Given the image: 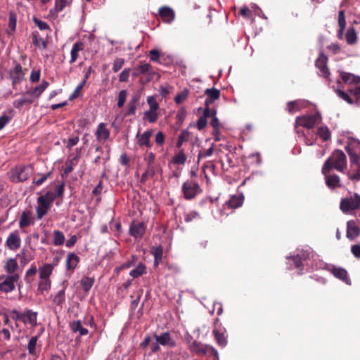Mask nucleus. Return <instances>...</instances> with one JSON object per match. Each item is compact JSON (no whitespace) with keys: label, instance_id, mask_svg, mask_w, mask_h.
I'll use <instances>...</instances> for the list:
<instances>
[{"label":"nucleus","instance_id":"obj_1","mask_svg":"<svg viewBox=\"0 0 360 360\" xmlns=\"http://www.w3.org/2000/svg\"><path fill=\"white\" fill-rule=\"evenodd\" d=\"M346 167L347 158L345 154L341 150H335L325 161L322 167L321 172L323 175H326L333 169L342 172Z\"/></svg>","mask_w":360,"mask_h":360},{"label":"nucleus","instance_id":"obj_2","mask_svg":"<svg viewBox=\"0 0 360 360\" xmlns=\"http://www.w3.org/2000/svg\"><path fill=\"white\" fill-rule=\"evenodd\" d=\"M33 169L31 165H16L8 172V179L14 184L24 182L32 174Z\"/></svg>","mask_w":360,"mask_h":360},{"label":"nucleus","instance_id":"obj_3","mask_svg":"<svg viewBox=\"0 0 360 360\" xmlns=\"http://www.w3.org/2000/svg\"><path fill=\"white\" fill-rule=\"evenodd\" d=\"M189 348L191 352L198 355H205L207 353H209V355L212 356L214 360H219L218 352L211 345H204L200 342L193 340L190 343Z\"/></svg>","mask_w":360,"mask_h":360},{"label":"nucleus","instance_id":"obj_4","mask_svg":"<svg viewBox=\"0 0 360 360\" xmlns=\"http://www.w3.org/2000/svg\"><path fill=\"white\" fill-rule=\"evenodd\" d=\"M181 191L184 198L187 200H191L201 193L202 189L198 182L193 180H188L182 184Z\"/></svg>","mask_w":360,"mask_h":360},{"label":"nucleus","instance_id":"obj_5","mask_svg":"<svg viewBox=\"0 0 360 360\" xmlns=\"http://www.w3.org/2000/svg\"><path fill=\"white\" fill-rule=\"evenodd\" d=\"M321 120V117L319 112L297 117L295 120V127H297V126H301L307 129H311L316 124L320 122Z\"/></svg>","mask_w":360,"mask_h":360},{"label":"nucleus","instance_id":"obj_6","mask_svg":"<svg viewBox=\"0 0 360 360\" xmlns=\"http://www.w3.org/2000/svg\"><path fill=\"white\" fill-rule=\"evenodd\" d=\"M20 279L19 274H13L11 276H0V291L8 293L15 289V283Z\"/></svg>","mask_w":360,"mask_h":360},{"label":"nucleus","instance_id":"obj_7","mask_svg":"<svg viewBox=\"0 0 360 360\" xmlns=\"http://www.w3.org/2000/svg\"><path fill=\"white\" fill-rule=\"evenodd\" d=\"M340 208L344 213H347L351 210L359 209L360 195L357 193H355L353 197L342 199L340 204Z\"/></svg>","mask_w":360,"mask_h":360},{"label":"nucleus","instance_id":"obj_8","mask_svg":"<svg viewBox=\"0 0 360 360\" xmlns=\"http://www.w3.org/2000/svg\"><path fill=\"white\" fill-rule=\"evenodd\" d=\"M13 64L14 67L9 71V77L12 82L13 89H15V86L24 79L26 69L23 70L22 65L15 60L13 61Z\"/></svg>","mask_w":360,"mask_h":360},{"label":"nucleus","instance_id":"obj_9","mask_svg":"<svg viewBox=\"0 0 360 360\" xmlns=\"http://www.w3.org/2000/svg\"><path fill=\"white\" fill-rule=\"evenodd\" d=\"M219 319H216L214 321L212 334L217 345L221 347H224L227 345L226 336V330L221 326V323H219Z\"/></svg>","mask_w":360,"mask_h":360},{"label":"nucleus","instance_id":"obj_10","mask_svg":"<svg viewBox=\"0 0 360 360\" xmlns=\"http://www.w3.org/2000/svg\"><path fill=\"white\" fill-rule=\"evenodd\" d=\"M327 63L328 57L323 53H320L315 61V65L319 70V75L325 78H328L330 75Z\"/></svg>","mask_w":360,"mask_h":360},{"label":"nucleus","instance_id":"obj_11","mask_svg":"<svg viewBox=\"0 0 360 360\" xmlns=\"http://www.w3.org/2000/svg\"><path fill=\"white\" fill-rule=\"evenodd\" d=\"M35 101L29 90L23 92L21 96L13 102L14 108L20 110L25 105H30Z\"/></svg>","mask_w":360,"mask_h":360},{"label":"nucleus","instance_id":"obj_12","mask_svg":"<svg viewBox=\"0 0 360 360\" xmlns=\"http://www.w3.org/2000/svg\"><path fill=\"white\" fill-rule=\"evenodd\" d=\"M20 245L21 238L19 232L18 230L13 231L8 235L6 240V245L11 250L15 251L20 247Z\"/></svg>","mask_w":360,"mask_h":360},{"label":"nucleus","instance_id":"obj_13","mask_svg":"<svg viewBox=\"0 0 360 360\" xmlns=\"http://www.w3.org/2000/svg\"><path fill=\"white\" fill-rule=\"evenodd\" d=\"M153 135V130L148 129L144 131L143 134H137V144L139 147L143 148L146 147L147 148H150L153 146L152 142L150 141V138Z\"/></svg>","mask_w":360,"mask_h":360},{"label":"nucleus","instance_id":"obj_14","mask_svg":"<svg viewBox=\"0 0 360 360\" xmlns=\"http://www.w3.org/2000/svg\"><path fill=\"white\" fill-rule=\"evenodd\" d=\"M158 14L162 21L167 23L172 22L175 18V13L174 10L167 6L160 7L158 10Z\"/></svg>","mask_w":360,"mask_h":360},{"label":"nucleus","instance_id":"obj_15","mask_svg":"<svg viewBox=\"0 0 360 360\" xmlns=\"http://www.w3.org/2000/svg\"><path fill=\"white\" fill-rule=\"evenodd\" d=\"M146 226L143 222L133 221L130 225L129 232L136 238H141L145 233Z\"/></svg>","mask_w":360,"mask_h":360},{"label":"nucleus","instance_id":"obj_16","mask_svg":"<svg viewBox=\"0 0 360 360\" xmlns=\"http://www.w3.org/2000/svg\"><path fill=\"white\" fill-rule=\"evenodd\" d=\"M360 234V228L355 221L349 220L347 223V237L351 240H354Z\"/></svg>","mask_w":360,"mask_h":360},{"label":"nucleus","instance_id":"obj_17","mask_svg":"<svg viewBox=\"0 0 360 360\" xmlns=\"http://www.w3.org/2000/svg\"><path fill=\"white\" fill-rule=\"evenodd\" d=\"M37 321V313L31 309H26L22 313V322L24 324H30L35 326Z\"/></svg>","mask_w":360,"mask_h":360},{"label":"nucleus","instance_id":"obj_18","mask_svg":"<svg viewBox=\"0 0 360 360\" xmlns=\"http://www.w3.org/2000/svg\"><path fill=\"white\" fill-rule=\"evenodd\" d=\"M330 271L335 277L344 281L347 284H351L347 271L344 268L333 266Z\"/></svg>","mask_w":360,"mask_h":360},{"label":"nucleus","instance_id":"obj_19","mask_svg":"<svg viewBox=\"0 0 360 360\" xmlns=\"http://www.w3.org/2000/svg\"><path fill=\"white\" fill-rule=\"evenodd\" d=\"M79 257L75 252H69L67 255L65 262L66 270L70 271V272H73L79 264Z\"/></svg>","mask_w":360,"mask_h":360},{"label":"nucleus","instance_id":"obj_20","mask_svg":"<svg viewBox=\"0 0 360 360\" xmlns=\"http://www.w3.org/2000/svg\"><path fill=\"white\" fill-rule=\"evenodd\" d=\"M155 338L158 343L163 346H169V347H174L175 346V342L171 338L170 334L168 332L163 333L158 335H155Z\"/></svg>","mask_w":360,"mask_h":360},{"label":"nucleus","instance_id":"obj_21","mask_svg":"<svg viewBox=\"0 0 360 360\" xmlns=\"http://www.w3.org/2000/svg\"><path fill=\"white\" fill-rule=\"evenodd\" d=\"M205 94L207 96L205 101V105H210L220 98V91L215 88L207 89L205 91Z\"/></svg>","mask_w":360,"mask_h":360},{"label":"nucleus","instance_id":"obj_22","mask_svg":"<svg viewBox=\"0 0 360 360\" xmlns=\"http://www.w3.org/2000/svg\"><path fill=\"white\" fill-rule=\"evenodd\" d=\"M37 203L38 206L36 208L37 216L39 219H41L47 214L51 205L43 198H38Z\"/></svg>","mask_w":360,"mask_h":360},{"label":"nucleus","instance_id":"obj_23","mask_svg":"<svg viewBox=\"0 0 360 360\" xmlns=\"http://www.w3.org/2000/svg\"><path fill=\"white\" fill-rule=\"evenodd\" d=\"M137 68L141 74H146V81L147 82L152 80L154 75H157L156 72L153 70L152 66L149 63H141Z\"/></svg>","mask_w":360,"mask_h":360},{"label":"nucleus","instance_id":"obj_24","mask_svg":"<svg viewBox=\"0 0 360 360\" xmlns=\"http://www.w3.org/2000/svg\"><path fill=\"white\" fill-rule=\"evenodd\" d=\"M84 48V43L81 41H77L73 44L70 51V60L69 61L70 64L74 63L77 60L79 52L83 51Z\"/></svg>","mask_w":360,"mask_h":360},{"label":"nucleus","instance_id":"obj_25","mask_svg":"<svg viewBox=\"0 0 360 360\" xmlns=\"http://www.w3.org/2000/svg\"><path fill=\"white\" fill-rule=\"evenodd\" d=\"M33 224L32 212L30 211H23L19 220V227L20 229L26 228Z\"/></svg>","mask_w":360,"mask_h":360},{"label":"nucleus","instance_id":"obj_26","mask_svg":"<svg viewBox=\"0 0 360 360\" xmlns=\"http://www.w3.org/2000/svg\"><path fill=\"white\" fill-rule=\"evenodd\" d=\"M324 176L326 179V184L329 188L334 189L341 186L340 177L337 174L329 175L327 174Z\"/></svg>","mask_w":360,"mask_h":360},{"label":"nucleus","instance_id":"obj_27","mask_svg":"<svg viewBox=\"0 0 360 360\" xmlns=\"http://www.w3.org/2000/svg\"><path fill=\"white\" fill-rule=\"evenodd\" d=\"M49 83L47 81L43 80L39 85L36 86L34 88L30 89L29 91L36 101V99H37L41 96V94L45 91V89L49 86Z\"/></svg>","mask_w":360,"mask_h":360},{"label":"nucleus","instance_id":"obj_28","mask_svg":"<svg viewBox=\"0 0 360 360\" xmlns=\"http://www.w3.org/2000/svg\"><path fill=\"white\" fill-rule=\"evenodd\" d=\"M96 139L98 141H105L110 136V131L106 128L105 124L100 123L96 132Z\"/></svg>","mask_w":360,"mask_h":360},{"label":"nucleus","instance_id":"obj_29","mask_svg":"<svg viewBox=\"0 0 360 360\" xmlns=\"http://www.w3.org/2000/svg\"><path fill=\"white\" fill-rule=\"evenodd\" d=\"M53 172L49 171L46 174L37 173L32 179V184L41 186L47 179L52 178Z\"/></svg>","mask_w":360,"mask_h":360},{"label":"nucleus","instance_id":"obj_30","mask_svg":"<svg viewBox=\"0 0 360 360\" xmlns=\"http://www.w3.org/2000/svg\"><path fill=\"white\" fill-rule=\"evenodd\" d=\"M340 77L345 84H357L360 83V77L352 73L341 72Z\"/></svg>","mask_w":360,"mask_h":360},{"label":"nucleus","instance_id":"obj_31","mask_svg":"<svg viewBox=\"0 0 360 360\" xmlns=\"http://www.w3.org/2000/svg\"><path fill=\"white\" fill-rule=\"evenodd\" d=\"M243 202V196L242 195H234L231 197L229 201L226 202V205L229 208L236 209L240 207Z\"/></svg>","mask_w":360,"mask_h":360},{"label":"nucleus","instance_id":"obj_32","mask_svg":"<svg viewBox=\"0 0 360 360\" xmlns=\"http://www.w3.org/2000/svg\"><path fill=\"white\" fill-rule=\"evenodd\" d=\"M53 270V266L51 264H44L39 268V278H50Z\"/></svg>","mask_w":360,"mask_h":360},{"label":"nucleus","instance_id":"obj_33","mask_svg":"<svg viewBox=\"0 0 360 360\" xmlns=\"http://www.w3.org/2000/svg\"><path fill=\"white\" fill-rule=\"evenodd\" d=\"M32 44L39 49H45L47 48V42L40 37L37 31L32 33Z\"/></svg>","mask_w":360,"mask_h":360},{"label":"nucleus","instance_id":"obj_34","mask_svg":"<svg viewBox=\"0 0 360 360\" xmlns=\"http://www.w3.org/2000/svg\"><path fill=\"white\" fill-rule=\"evenodd\" d=\"M18 267V265L15 259L10 258L7 259L6 264L4 266V269L8 274H9L8 276H11L13 274H18L17 273H15V271L17 270Z\"/></svg>","mask_w":360,"mask_h":360},{"label":"nucleus","instance_id":"obj_35","mask_svg":"<svg viewBox=\"0 0 360 360\" xmlns=\"http://www.w3.org/2000/svg\"><path fill=\"white\" fill-rule=\"evenodd\" d=\"M51 281L50 278H39L38 282V291L40 294L47 292L51 289Z\"/></svg>","mask_w":360,"mask_h":360},{"label":"nucleus","instance_id":"obj_36","mask_svg":"<svg viewBox=\"0 0 360 360\" xmlns=\"http://www.w3.org/2000/svg\"><path fill=\"white\" fill-rule=\"evenodd\" d=\"M152 254L154 257V265L158 266L162 261L163 255V248L162 246L153 247L152 249Z\"/></svg>","mask_w":360,"mask_h":360},{"label":"nucleus","instance_id":"obj_37","mask_svg":"<svg viewBox=\"0 0 360 360\" xmlns=\"http://www.w3.org/2000/svg\"><path fill=\"white\" fill-rule=\"evenodd\" d=\"M17 25V15L14 11L9 12V19H8V27L10 31H8V34L11 35L15 31Z\"/></svg>","mask_w":360,"mask_h":360},{"label":"nucleus","instance_id":"obj_38","mask_svg":"<svg viewBox=\"0 0 360 360\" xmlns=\"http://www.w3.org/2000/svg\"><path fill=\"white\" fill-rule=\"evenodd\" d=\"M70 327L73 332H79L80 335H86L89 333V330L86 328L82 327L80 321H73L70 324Z\"/></svg>","mask_w":360,"mask_h":360},{"label":"nucleus","instance_id":"obj_39","mask_svg":"<svg viewBox=\"0 0 360 360\" xmlns=\"http://www.w3.org/2000/svg\"><path fill=\"white\" fill-rule=\"evenodd\" d=\"M80 283L84 292H88L94 283V278L84 276L81 279Z\"/></svg>","mask_w":360,"mask_h":360},{"label":"nucleus","instance_id":"obj_40","mask_svg":"<svg viewBox=\"0 0 360 360\" xmlns=\"http://www.w3.org/2000/svg\"><path fill=\"white\" fill-rule=\"evenodd\" d=\"M53 244L56 246H60L63 245L65 242V236L62 231L59 230H55L53 231Z\"/></svg>","mask_w":360,"mask_h":360},{"label":"nucleus","instance_id":"obj_41","mask_svg":"<svg viewBox=\"0 0 360 360\" xmlns=\"http://www.w3.org/2000/svg\"><path fill=\"white\" fill-rule=\"evenodd\" d=\"M316 134L323 141H326L330 139V131L326 126H321L319 127Z\"/></svg>","mask_w":360,"mask_h":360},{"label":"nucleus","instance_id":"obj_42","mask_svg":"<svg viewBox=\"0 0 360 360\" xmlns=\"http://www.w3.org/2000/svg\"><path fill=\"white\" fill-rule=\"evenodd\" d=\"M345 37H346V41H347V43L348 44H354L356 43V30L355 29L352 27H349L346 33V35H345Z\"/></svg>","mask_w":360,"mask_h":360},{"label":"nucleus","instance_id":"obj_43","mask_svg":"<svg viewBox=\"0 0 360 360\" xmlns=\"http://www.w3.org/2000/svg\"><path fill=\"white\" fill-rule=\"evenodd\" d=\"M338 25L340 27L338 35L340 36L343 34L346 27L345 15L343 10H340L338 13Z\"/></svg>","mask_w":360,"mask_h":360},{"label":"nucleus","instance_id":"obj_44","mask_svg":"<svg viewBox=\"0 0 360 360\" xmlns=\"http://www.w3.org/2000/svg\"><path fill=\"white\" fill-rule=\"evenodd\" d=\"M68 4L67 0H55V6L53 9L50 11L52 13L58 14L62 11Z\"/></svg>","mask_w":360,"mask_h":360},{"label":"nucleus","instance_id":"obj_45","mask_svg":"<svg viewBox=\"0 0 360 360\" xmlns=\"http://www.w3.org/2000/svg\"><path fill=\"white\" fill-rule=\"evenodd\" d=\"M186 161V156L183 150L179 151L172 158V162L176 165H184Z\"/></svg>","mask_w":360,"mask_h":360},{"label":"nucleus","instance_id":"obj_46","mask_svg":"<svg viewBox=\"0 0 360 360\" xmlns=\"http://www.w3.org/2000/svg\"><path fill=\"white\" fill-rule=\"evenodd\" d=\"M145 273L146 266L142 263H139V264L135 269L130 271L129 275L134 278H137Z\"/></svg>","mask_w":360,"mask_h":360},{"label":"nucleus","instance_id":"obj_47","mask_svg":"<svg viewBox=\"0 0 360 360\" xmlns=\"http://www.w3.org/2000/svg\"><path fill=\"white\" fill-rule=\"evenodd\" d=\"M345 150L349 157L351 166H352L353 165H359V156L356 153V152L354 150V149L349 148V146H347L345 148Z\"/></svg>","mask_w":360,"mask_h":360},{"label":"nucleus","instance_id":"obj_48","mask_svg":"<svg viewBox=\"0 0 360 360\" xmlns=\"http://www.w3.org/2000/svg\"><path fill=\"white\" fill-rule=\"evenodd\" d=\"M158 115L156 110H149L143 113V119L147 120L150 123H154L157 121Z\"/></svg>","mask_w":360,"mask_h":360},{"label":"nucleus","instance_id":"obj_49","mask_svg":"<svg viewBox=\"0 0 360 360\" xmlns=\"http://www.w3.org/2000/svg\"><path fill=\"white\" fill-rule=\"evenodd\" d=\"M65 300V289L60 290L54 297L53 302L58 306H61Z\"/></svg>","mask_w":360,"mask_h":360},{"label":"nucleus","instance_id":"obj_50","mask_svg":"<svg viewBox=\"0 0 360 360\" xmlns=\"http://www.w3.org/2000/svg\"><path fill=\"white\" fill-rule=\"evenodd\" d=\"M213 153H214L213 145L207 150H200L198 155V162H199L200 160L203 158H205L207 157L212 155Z\"/></svg>","mask_w":360,"mask_h":360},{"label":"nucleus","instance_id":"obj_51","mask_svg":"<svg viewBox=\"0 0 360 360\" xmlns=\"http://www.w3.org/2000/svg\"><path fill=\"white\" fill-rule=\"evenodd\" d=\"M188 96V90L187 89H184L174 97V101L176 104H181L187 98Z\"/></svg>","mask_w":360,"mask_h":360},{"label":"nucleus","instance_id":"obj_52","mask_svg":"<svg viewBox=\"0 0 360 360\" xmlns=\"http://www.w3.org/2000/svg\"><path fill=\"white\" fill-rule=\"evenodd\" d=\"M32 20L34 22L35 25L37 26L40 30H50L49 25L45 21H43L35 16L32 18Z\"/></svg>","mask_w":360,"mask_h":360},{"label":"nucleus","instance_id":"obj_53","mask_svg":"<svg viewBox=\"0 0 360 360\" xmlns=\"http://www.w3.org/2000/svg\"><path fill=\"white\" fill-rule=\"evenodd\" d=\"M189 138V132L187 130L181 131V134L178 137L176 142V147L180 148L184 141H186Z\"/></svg>","mask_w":360,"mask_h":360},{"label":"nucleus","instance_id":"obj_54","mask_svg":"<svg viewBox=\"0 0 360 360\" xmlns=\"http://www.w3.org/2000/svg\"><path fill=\"white\" fill-rule=\"evenodd\" d=\"M300 110V101H293L287 103V110L289 113H294Z\"/></svg>","mask_w":360,"mask_h":360},{"label":"nucleus","instance_id":"obj_55","mask_svg":"<svg viewBox=\"0 0 360 360\" xmlns=\"http://www.w3.org/2000/svg\"><path fill=\"white\" fill-rule=\"evenodd\" d=\"M37 339H38V338L37 336H33L30 338V340L28 342L27 349L30 354H35Z\"/></svg>","mask_w":360,"mask_h":360},{"label":"nucleus","instance_id":"obj_56","mask_svg":"<svg viewBox=\"0 0 360 360\" xmlns=\"http://www.w3.org/2000/svg\"><path fill=\"white\" fill-rule=\"evenodd\" d=\"M335 92L340 98L347 102L349 104H352L354 103L353 99L346 92L340 89H336Z\"/></svg>","mask_w":360,"mask_h":360},{"label":"nucleus","instance_id":"obj_57","mask_svg":"<svg viewBox=\"0 0 360 360\" xmlns=\"http://www.w3.org/2000/svg\"><path fill=\"white\" fill-rule=\"evenodd\" d=\"M127 96V91L125 89L121 90L118 95L117 106L119 108L123 107Z\"/></svg>","mask_w":360,"mask_h":360},{"label":"nucleus","instance_id":"obj_58","mask_svg":"<svg viewBox=\"0 0 360 360\" xmlns=\"http://www.w3.org/2000/svg\"><path fill=\"white\" fill-rule=\"evenodd\" d=\"M124 64V58H119L115 59L113 62L112 71L114 72H117L123 67Z\"/></svg>","mask_w":360,"mask_h":360},{"label":"nucleus","instance_id":"obj_59","mask_svg":"<svg viewBox=\"0 0 360 360\" xmlns=\"http://www.w3.org/2000/svg\"><path fill=\"white\" fill-rule=\"evenodd\" d=\"M65 190V184L63 182H62L60 184H58L56 186L55 188V192H53V195L55 197L57 198H61L63 195Z\"/></svg>","mask_w":360,"mask_h":360},{"label":"nucleus","instance_id":"obj_60","mask_svg":"<svg viewBox=\"0 0 360 360\" xmlns=\"http://www.w3.org/2000/svg\"><path fill=\"white\" fill-rule=\"evenodd\" d=\"M130 68L124 69L119 75V81L120 82H128L129 75H130Z\"/></svg>","mask_w":360,"mask_h":360},{"label":"nucleus","instance_id":"obj_61","mask_svg":"<svg viewBox=\"0 0 360 360\" xmlns=\"http://www.w3.org/2000/svg\"><path fill=\"white\" fill-rule=\"evenodd\" d=\"M147 103L150 106V110H157L159 108V104L154 96H148Z\"/></svg>","mask_w":360,"mask_h":360},{"label":"nucleus","instance_id":"obj_62","mask_svg":"<svg viewBox=\"0 0 360 360\" xmlns=\"http://www.w3.org/2000/svg\"><path fill=\"white\" fill-rule=\"evenodd\" d=\"M200 216L199 213L196 211H191L188 213L185 214L184 219L186 222H191L193 219L198 218Z\"/></svg>","mask_w":360,"mask_h":360},{"label":"nucleus","instance_id":"obj_63","mask_svg":"<svg viewBox=\"0 0 360 360\" xmlns=\"http://www.w3.org/2000/svg\"><path fill=\"white\" fill-rule=\"evenodd\" d=\"M149 57L150 60L158 62L161 57L160 52L158 49H152L149 52Z\"/></svg>","mask_w":360,"mask_h":360},{"label":"nucleus","instance_id":"obj_64","mask_svg":"<svg viewBox=\"0 0 360 360\" xmlns=\"http://www.w3.org/2000/svg\"><path fill=\"white\" fill-rule=\"evenodd\" d=\"M349 93L354 96L356 103L360 105V86L349 90Z\"/></svg>","mask_w":360,"mask_h":360}]
</instances>
